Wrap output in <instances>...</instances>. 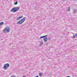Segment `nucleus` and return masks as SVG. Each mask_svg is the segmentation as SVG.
Here are the masks:
<instances>
[{
    "instance_id": "14",
    "label": "nucleus",
    "mask_w": 77,
    "mask_h": 77,
    "mask_svg": "<svg viewBox=\"0 0 77 77\" xmlns=\"http://www.w3.org/2000/svg\"><path fill=\"white\" fill-rule=\"evenodd\" d=\"M48 39L49 40V41H50V40L51 39V38H50V37H49L48 38Z\"/></svg>"
},
{
    "instance_id": "1",
    "label": "nucleus",
    "mask_w": 77,
    "mask_h": 77,
    "mask_svg": "<svg viewBox=\"0 0 77 77\" xmlns=\"http://www.w3.org/2000/svg\"><path fill=\"white\" fill-rule=\"evenodd\" d=\"M19 7H18L17 8H14L11 10V11L13 12H16L17 11H18L19 10L20 8Z\"/></svg>"
},
{
    "instance_id": "16",
    "label": "nucleus",
    "mask_w": 77,
    "mask_h": 77,
    "mask_svg": "<svg viewBox=\"0 0 77 77\" xmlns=\"http://www.w3.org/2000/svg\"><path fill=\"white\" fill-rule=\"evenodd\" d=\"M76 38V37H75V36H74V35L73 37V38L74 39V38Z\"/></svg>"
},
{
    "instance_id": "10",
    "label": "nucleus",
    "mask_w": 77,
    "mask_h": 77,
    "mask_svg": "<svg viewBox=\"0 0 77 77\" xmlns=\"http://www.w3.org/2000/svg\"><path fill=\"white\" fill-rule=\"evenodd\" d=\"M17 4H18V2L17 1L14 3V5H17Z\"/></svg>"
},
{
    "instance_id": "3",
    "label": "nucleus",
    "mask_w": 77,
    "mask_h": 77,
    "mask_svg": "<svg viewBox=\"0 0 77 77\" xmlns=\"http://www.w3.org/2000/svg\"><path fill=\"white\" fill-rule=\"evenodd\" d=\"M10 31V29L8 27H7L5 29L3 32L4 33L9 32Z\"/></svg>"
},
{
    "instance_id": "17",
    "label": "nucleus",
    "mask_w": 77,
    "mask_h": 77,
    "mask_svg": "<svg viewBox=\"0 0 77 77\" xmlns=\"http://www.w3.org/2000/svg\"><path fill=\"white\" fill-rule=\"evenodd\" d=\"M44 38H45V37H46V36H48V35H44Z\"/></svg>"
},
{
    "instance_id": "19",
    "label": "nucleus",
    "mask_w": 77,
    "mask_h": 77,
    "mask_svg": "<svg viewBox=\"0 0 77 77\" xmlns=\"http://www.w3.org/2000/svg\"><path fill=\"white\" fill-rule=\"evenodd\" d=\"M75 35L76 36H77V33H76L75 34Z\"/></svg>"
},
{
    "instance_id": "21",
    "label": "nucleus",
    "mask_w": 77,
    "mask_h": 77,
    "mask_svg": "<svg viewBox=\"0 0 77 77\" xmlns=\"http://www.w3.org/2000/svg\"><path fill=\"white\" fill-rule=\"evenodd\" d=\"M23 77H26L25 76H23Z\"/></svg>"
},
{
    "instance_id": "11",
    "label": "nucleus",
    "mask_w": 77,
    "mask_h": 77,
    "mask_svg": "<svg viewBox=\"0 0 77 77\" xmlns=\"http://www.w3.org/2000/svg\"><path fill=\"white\" fill-rule=\"evenodd\" d=\"M43 44H44L43 42H41V43L40 44V45H43Z\"/></svg>"
},
{
    "instance_id": "6",
    "label": "nucleus",
    "mask_w": 77,
    "mask_h": 77,
    "mask_svg": "<svg viewBox=\"0 0 77 77\" xmlns=\"http://www.w3.org/2000/svg\"><path fill=\"white\" fill-rule=\"evenodd\" d=\"M23 16H20L19 17H18L17 19L16 20H20V19H21V18H23Z\"/></svg>"
},
{
    "instance_id": "4",
    "label": "nucleus",
    "mask_w": 77,
    "mask_h": 77,
    "mask_svg": "<svg viewBox=\"0 0 77 77\" xmlns=\"http://www.w3.org/2000/svg\"><path fill=\"white\" fill-rule=\"evenodd\" d=\"M9 64L6 63L4 65L3 68H4L5 69H7V68H8L7 67H9Z\"/></svg>"
},
{
    "instance_id": "8",
    "label": "nucleus",
    "mask_w": 77,
    "mask_h": 77,
    "mask_svg": "<svg viewBox=\"0 0 77 77\" xmlns=\"http://www.w3.org/2000/svg\"><path fill=\"white\" fill-rule=\"evenodd\" d=\"M39 75L40 77H42L43 75V73L42 72H40L39 73Z\"/></svg>"
},
{
    "instance_id": "12",
    "label": "nucleus",
    "mask_w": 77,
    "mask_h": 77,
    "mask_svg": "<svg viewBox=\"0 0 77 77\" xmlns=\"http://www.w3.org/2000/svg\"><path fill=\"white\" fill-rule=\"evenodd\" d=\"M44 38V36H42L40 37V39H41V38Z\"/></svg>"
},
{
    "instance_id": "18",
    "label": "nucleus",
    "mask_w": 77,
    "mask_h": 77,
    "mask_svg": "<svg viewBox=\"0 0 77 77\" xmlns=\"http://www.w3.org/2000/svg\"><path fill=\"white\" fill-rule=\"evenodd\" d=\"M66 0H62V1H63V2H64V1H66Z\"/></svg>"
},
{
    "instance_id": "9",
    "label": "nucleus",
    "mask_w": 77,
    "mask_h": 77,
    "mask_svg": "<svg viewBox=\"0 0 77 77\" xmlns=\"http://www.w3.org/2000/svg\"><path fill=\"white\" fill-rule=\"evenodd\" d=\"M4 24V22H1L0 23V26H1V25H3Z\"/></svg>"
},
{
    "instance_id": "13",
    "label": "nucleus",
    "mask_w": 77,
    "mask_h": 77,
    "mask_svg": "<svg viewBox=\"0 0 77 77\" xmlns=\"http://www.w3.org/2000/svg\"><path fill=\"white\" fill-rule=\"evenodd\" d=\"M10 77H16V76L14 75H13L11 76Z\"/></svg>"
},
{
    "instance_id": "20",
    "label": "nucleus",
    "mask_w": 77,
    "mask_h": 77,
    "mask_svg": "<svg viewBox=\"0 0 77 77\" xmlns=\"http://www.w3.org/2000/svg\"><path fill=\"white\" fill-rule=\"evenodd\" d=\"M66 77H70V76H68Z\"/></svg>"
},
{
    "instance_id": "2",
    "label": "nucleus",
    "mask_w": 77,
    "mask_h": 77,
    "mask_svg": "<svg viewBox=\"0 0 77 77\" xmlns=\"http://www.w3.org/2000/svg\"><path fill=\"white\" fill-rule=\"evenodd\" d=\"M25 18L26 17H24L18 22H17V24H21L25 21Z\"/></svg>"
},
{
    "instance_id": "5",
    "label": "nucleus",
    "mask_w": 77,
    "mask_h": 77,
    "mask_svg": "<svg viewBox=\"0 0 77 77\" xmlns=\"http://www.w3.org/2000/svg\"><path fill=\"white\" fill-rule=\"evenodd\" d=\"M44 42H47L48 40V38L47 37H45L44 38Z\"/></svg>"
},
{
    "instance_id": "7",
    "label": "nucleus",
    "mask_w": 77,
    "mask_h": 77,
    "mask_svg": "<svg viewBox=\"0 0 77 77\" xmlns=\"http://www.w3.org/2000/svg\"><path fill=\"white\" fill-rule=\"evenodd\" d=\"M73 13L74 14V13H75V12H77V9H73Z\"/></svg>"
},
{
    "instance_id": "15",
    "label": "nucleus",
    "mask_w": 77,
    "mask_h": 77,
    "mask_svg": "<svg viewBox=\"0 0 77 77\" xmlns=\"http://www.w3.org/2000/svg\"><path fill=\"white\" fill-rule=\"evenodd\" d=\"M68 11H70V7H69V8L68 10Z\"/></svg>"
}]
</instances>
